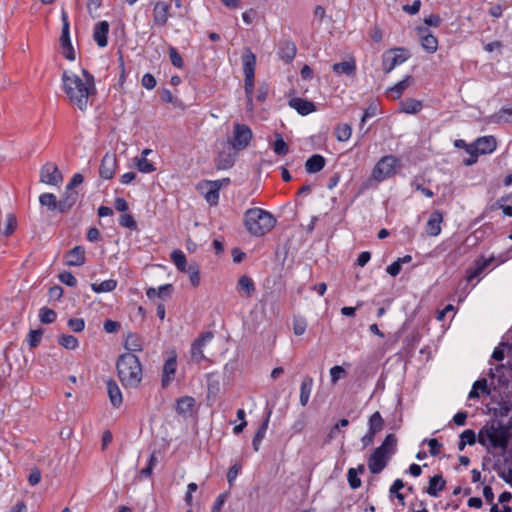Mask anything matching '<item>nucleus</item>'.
Here are the masks:
<instances>
[{"instance_id":"nucleus-1","label":"nucleus","mask_w":512,"mask_h":512,"mask_svg":"<svg viewBox=\"0 0 512 512\" xmlns=\"http://www.w3.org/2000/svg\"><path fill=\"white\" fill-rule=\"evenodd\" d=\"M62 82L70 104L85 111L90 104V98L96 94L94 76L86 69L82 70V77L65 71L62 74Z\"/></svg>"},{"instance_id":"nucleus-2","label":"nucleus","mask_w":512,"mask_h":512,"mask_svg":"<svg viewBox=\"0 0 512 512\" xmlns=\"http://www.w3.org/2000/svg\"><path fill=\"white\" fill-rule=\"evenodd\" d=\"M510 426L488 421L478 432V442L486 448L506 450L510 442Z\"/></svg>"},{"instance_id":"nucleus-3","label":"nucleus","mask_w":512,"mask_h":512,"mask_svg":"<svg viewBox=\"0 0 512 512\" xmlns=\"http://www.w3.org/2000/svg\"><path fill=\"white\" fill-rule=\"evenodd\" d=\"M117 375L125 388H137L142 381V365L131 352L121 354L116 362Z\"/></svg>"},{"instance_id":"nucleus-4","label":"nucleus","mask_w":512,"mask_h":512,"mask_svg":"<svg viewBox=\"0 0 512 512\" xmlns=\"http://www.w3.org/2000/svg\"><path fill=\"white\" fill-rule=\"evenodd\" d=\"M244 224L248 232L254 236H263L276 225L274 216L261 208H251L245 212Z\"/></svg>"},{"instance_id":"nucleus-5","label":"nucleus","mask_w":512,"mask_h":512,"mask_svg":"<svg viewBox=\"0 0 512 512\" xmlns=\"http://www.w3.org/2000/svg\"><path fill=\"white\" fill-rule=\"evenodd\" d=\"M398 165L399 160L395 156H384L374 166L372 176L376 181L381 182L392 177L396 173V167Z\"/></svg>"},{"instance_id":"nucleus-6","label":"nucleus","mask_w":512,"mask_h":512,"mask_svg":"<svg viewBox=\"0 0 512 512\" xmlns=\"http://www.w3.org/2000/svg\"><path fill=\"white\" fill-rule=\"evenodd\" d=\"M252 137L253 133L248 125L235 123L232 137L226 143L239 152L247 148Z\"/></svg>"},{"instance_id":"nucleus-7","label":"nucleus","mask_w":512,"mask_h":512,"mask_svg":"<svg viewBox=\"0 0 512 512\" xmlns=\"http://www.w3.org/2000/svg\"><path fill=\"white\" fill-rule=\"evenodd\" d=\"M409 56V52L405 48H393L386 51L382 56L384 73H390L396 66L404 63Z\"/></svg>"},{"instance_id":"nucleus-8","label":"nucleus","mask_w":512,"mask_h":512,"mask_svg":"<svg viewBox=\"0 0 512 512\" xmlns=\"http://www.w3.org/2000/svg\"><path fill=\"white\" fill-rule=\"evenodd\" d=\"M230 183L229 178L221 180L209 181L206 180L199 184L198 188L202 190L206 201L210 205H217L219 201V190Z\"/></svg>"},{"instance_id":"nucleus-9","label":"nucleus","mask_w":512,"mask_h":512,"mask_svg":"<svg viewBox=\"0 0 512 512\" xmlns=\"http://www.w3.org/2000/svg\"><path fill=\"white\" fill-rule=\"evenodd\" d=\"M61 20L63 23L60 36V44L63 49L62 53L67 60L73 61L75 60V51L70 39V25L68 21V14L64 10L61 13Z\"/></svg>"},{"instance_id":"nucleus-10","label":"nucleus","mask_w":512,"mask_h":512,"mask_svg":"<svg viewBox=\"0 0 512 512\" xmlns=\"http://www.w3.org/2000/svg\"><path fill=\"white\" fill-rule=\"evenodd\" d=\"M40 181L48 185L57 186L63 181V176L55 163L47 162L41 167Z\"/></svg>"},{"instance_id":"nucleus-11","label":"nucleus","mask_w":512,"mask_h":512,"mask_svg":"<svg viewBox=\"0 0 512 512\" xmlns=\"http://www.w3.org/2000/svg\"><path fill=\"white\" fill-rule=\"evenodd\" d=\"M237 154L238 151L226 143L217 155L215 160L216 168L219 170L230 169L235 163Z\"/></svg>"},{"instance_id":"nucleus-12","label":"nucleus","mask_w":512,"mask_h":512,"mask_svg":"<svg viewBox=\"0 0 512 512\" xmlns=\"http://www.w3.org/2000/svg\"><path fill=\"white\" fill-rule=\"evenodd\" d=\"M213 333L211 331L204 332L196 338L191 345V357L197 363H200L205 359L203 353V347L213 338Z\"/></svg>"},{"instance_id":"nucleus-13","label":"nucleus","mask_w":512,"mask_h":512,"mask_svg":"<svg viewBox=\"0 0 512 512\" xmlns=\"http://www.w3.org/2000/svg\"><path fill=\"white\" fill-rule=\"evenodd\" d=\"M171 8V3L166 1H157L153 7V23L155 26L163 27L167 24L169 19V11Z\"/></svg>"},{"instance_id":"nucleus-14","label":"nucleus","mask_w":512,"mask_h":512,"mask_svg":"<svg viewBox=\"0 0 512 512\" xmlns=\"http://www.w3.org/2000/svg\"><path fill=\"white\" fill-rule=\"evenodd\" d=\"M389 459L388 455H385L375 448L368 458V468L370 472L372 474L381 473L386 468Z\"/></svg>"},{"instance_id":"nucleus-15","label":"nucleus","mask_w":512,"mask_h":512,"mask_svg":"<svg viewBox=\"0 0 512 512\" xmlns=\"http://www.w3.org/2000/svg\"><path fill=\"white\" fill-rule=\"evenodd\" d=\"M416 31L420 37L423 49L432 54L438 49V39L429 31L427 27H417Z\"/></svg>"},{"instance_id":"nucleus-16","label":"nucleus","mask_w":512,"mask_h":512,"mask_svg":"<svg viewBox=\"0 0 512 512\" xmlns=\"http://www.w3.org/2000/svg\"><path fill=\"white\" fill-rule=\"evenodd\" d=\"M494 261V257L485 258L483 256L475 260L474 265L466 272V280L472 282L478 278Z\"/></svg>"},{"instance_id":"nucleus-17","label":"nucleus","mask_w":512,"mask_h":512,"mask_svg":"<svg viewBox=\"0 0 512 512\" xmlns=\"http://www.w3.org/2000/svg\"><path fill=\"white\" fill-rule=\"evenodd\" d=\"M177 369V356L173 354L170 356L164 363L162 369V379L161 384L163 388H166L170 385V383L175 378V373Z\"/></svg>"},{"instance_id":"nucleus-18","label":"nucleus","mask_w":512,"mask_h":512,"mask_svg":"<svg viewBox=\"0 0 512 512\" xmlns=\"http://www.w3.org/2000/svg\"><path fill=\"white\" fill-rule=\"evenodd\" d=\"M116 156L114 154L106 153L101 160L99 167L100 177L106 180L112 179L116 169Z\"/></svg>"},{"instance_id":"nucleus-19","label":"nucleus","mask_w":512,"mask_h":512,"mask_svg":"<svg viewBox=\"0 0 512 512\" xmlns=\"http://www.w3.org/2000/svg\"><path fill=\"white\" fill-rule=\"evenodd\" d=\"M109 23L107 21L98 22L93 30V39L97 43V45L101 48L106 47L108 44V32H109Z\"/></svg>"},{"instance_id":"nucleus-20","label":"nucleus","mask_w":512,"mask_h":512,"mask_svg":"<svg viewBox=\"0 0 512 512\" xmlns=\"http://www.w3.org/2000/svg\"><path fill=\"white\" fill-rule=\"evenodd\" d=\"M446 480L442 474H436L430 477L428 486L424 489V492L432 497H438L440 492L445 489Z\"/></svg>"},{"instance_id":"nucleus-21","label":"nucleus","mask_w":512,"mask_h":512,"mask_svg":"<svg viewBox=\"0 0 512 512\" xmlns=\"http://www.w3.org/2000/svg\"><path fill=\"white\" fill-rule=\"evenodd\" d=\"M289 106L295 109L302 116H306L316 111V106L314 102L298 97L292 98L289 101Z\"/></svg>"},{"instance_id":"nucleus-22","label":"nucleus","mask_w":512,"mask_h":512,"mask_svg":"<svg viewBox=\"0 0 512 512\" xmlns=\"http://www.w3.org/2000/svg\"><path fill=\"white\" fill-rule=\"evenodd\" d=\"M443 221V214L439 210L431 213L426 223V233L429 236H437L441 232V223Z\"/></svg>"},{"instance_id":"nucleus-23","label":"nucleus","mask_w":512,"mask_h":512,"mask_svg":"<svg viewBox=\"0 0 512 512\" xmlns=\"http://www.w3.org/2000/svg\"><path fill=\"white\" fill-rule=\"evenodd\" d=\"M79 193L76 190L69 189L66 190L59 200V212L67 213L78 201Z\"/></svg>"},{"instance_id":"nucleus-24","label":"nucleus","mask_w":512,"mask_h":512,"mask_svg":"<svg viewBox=\"0 0 512 512\" xmlns=\"http://www.w3.org/2000/svg\"><path fill=\"white\" fill-rule=\"evenodd\" d=\"M65 258L68 266H82L86 261L84 247L75 246L67 252Z\"/></svg>"},{"instance_id":"nucleus-25","label":"nucleus","mask_w":512,"mask_h":512,"mask_svg":"<svg viewBox=\"0 0 512 512\" xmlns=\"http://www.w3.org/2000/svg\"><path fill=\"white\" fill-rule=\"evenodd\" d=\"M243 73L245 77L255 76L256 55L251 49L246 48L242 54Z\"/></svg>"},{"instance_id":"nucleus-26","label":"nucleus","mask_w":512,"mask_h":512,"mask_svg":"<svg viewBox=\"0 0 512 512\" xmlns=\"http://www.w3.org/2000/svg\"><path fill=\"white\" fill-rule=\"evenodd\" d=\"M106 385L107 393L112 406L115 408L120 407L123 402V397L117 382L113 379H109L107 380Z\"/></svg>"},{"instance_id":"nucleus-27","label":"nucleus","mask_w":512,"mask_h":512,"mask_svg":"<svg viewBox=\"0 0 512 512\" xmlns=\"http://www.w3.org/2000/svg\"><path fill=\"white\" fill-rule=\"evenodd\" d=\"M475 144L480 155L492 153L497 147L496 139L493 136L480 137Z\"/></svg>"},{"instance_id":"nucleus-28","label":"nucleus","mask_w":512,"mask_h":512,"mask_svg":"<svg viewBox=\"0 0 512 512\" xmlns=\"http://www.w3.org/2000/svg\"><path fill=\"white\" fill-rule=\"evenodd\" d=\"M296 52L297 48L295 43L289 40H285L280 44L278 55L283 61L289 63L295 58Z\"/></svg>"},{"instance_id":"nucleus-29","label":"nucleus","mask_w":512,"mask_h":512,"mask_svg":"<svg viewBox=\"0 0 512 512\" xmlns=\"http://www.w3.org/2000/svg\"><path fill=\"white\" fill-rule=\"evenodd\" d=\"M326 164L325 158L320 154H314L309 157L305 163V169L308 173L314 174L321 171Z\"/></svg>"},{"instance_id":"nucleus-30","label":"nucleus","mask_w":512,"mask_h":512,"mask_svg":"<svg viewBox=\"0 0 512 512\" xmlns=\"http://www.w3.org/2000/svg\"><path fill=\"white\" fill-rule=\"evenodd\" d=\"M237 290L240 294L249 298L256 289L253 280L249 276L243 275L238 279Z\"/></svg>"},{"instance_id":"nucleus-31","label":"nucleus","mask_w":512,"mask_h":512,"mask_svg":"<svg viewBox=\"0 0 512 512\" xmlns=\"http://www.w3.org/2000/svg\"><path fill=\"white\" fill-rule=\"evenodd\" d=\"M195 405V399L190 396H184L177 400L176 411L178 414L187 416L192 413Z\"/></svg>"},{"instance_id":"nucleus-32","label":"nucleus","mask_w":512,"mask_h":512,"mask_svg":"<svg viewBox=\"0 0 512 512\" xmlns=\"http://www.w3.org/2000/svg\"><path fill=\"white\" fill-rule=\"evenodd\" d=\"M313 387V378L311 376H304L300 386V404L306 406Z\"/></svg>"},{"instance_id":"nucleus-33","label":"nucleus","mask_w":512,"mask_h":512,"mask_svg":"<svg viewBox=\"0 0 512 512\" xmlns=\"http://www.w3.org/2000/svg\"><path fill=\"white\" fill-rule=\"evenodd\" d=\"M397 447V437L395 434H388L382 444L376 449L388 455L390 458L395 452Z\"/></svg>"},{"instance_id":"nucleus-34","label":"nucleus","mask_w":512,"mask_h":512,"mask_svg":"<svg viewBox=\"0 0 512 512\" xmlns=\"http://www.w3.org/2000/svg\"><path fill=\"white\" fill-rule=\"evenodd\" d=\"M479 392L485 395L490 394L486 378H480L474 382L472 389L468 395L469 399H478L480 397Z\"/></svg>"},{"instance_id":"nucleus-35","label":"nucleus","mask_w":512,"mask_h":512,"mask_svg":"<svg viewBox=\"0 0 512 512\" xmlns=\"http://www.w3.org/2000/svg\"><path fill=\"white\" fill-rule=\"evenodd\" d=\"M333 71L337 74H345L347 76H354L356 72V63L352 59L350 61H343L333 65Z\"/></svg>"},{"instance_id":"nucleus-36","label":"nucleus","mask_w":512,"mask_h":512,"mask_svg":"<svg viewBox=\"0 0 512 512\" xmlns=\"http://www.w3.org/2000/svg\"><path fill=\"white\" fill-rule=\"evenodd\" d=\"M413 83V77L408 75L403 80L395 84L389 89V92L394 99L400 98L403 92Z\"/></svg>"},{"instance_id":"nucleus-37","label":"nucleus","mask_w":512,"mask_h":512,"mask_svg":"<svg viewBox=\"0 0 512 512\" xmlns=\"http://www.w3.org/2000/svg\"><path fill=\"white\" fill-rule=\"evenodd\" d=\"M422 109V103L416 99H406L401 102L400 111L407 114H416Z\"/></svg>"},{"instance_id":"nucleus-38","label":"nucleus","mask_w":512,"mask_h":512,"mask_svg":"<svg viewBox=\"0 0 512 512\" xmlns=\"http://www.w3.org/2000/svg\"><path fill=\"white\" fill-rule=\"evenodd\" d=\"M170 258L179 271H186V269L188 268L187 259L185 254L181 250H173L170 255Z\"/></svg>"},{"instance_id":"nucleus-39","label":"nucleus","mask_w":512,"mask_h":512,"mask_svg":"<svg viewBox=\"0 0 512 512\" xmlns=\"http://www.w3.org/2000/svg\"><path fill=\"white\" fill-rule=\"evenodd\" d=\"M39 202L42 206H46L50 211H59V201L52 193H43L39 197Z\"/></svg>"},{"instance_id":"nucleus-40","label":"nucleus","mask_w":512,"mask_h":512,"mask_svg":"<svg viewBox=\"0 0 512 512\" xmlns=\"http://www.w3.org/2000/svg\"><path fill=\"white\" fill-rule=\"evenodd\" d=\"M352 135V127L347 123L338 124L335 128L336 139L340 142L349 140Z\"/></svg>"},{"instance_id":"nucleus-41","label":"nucleus","mask_w":512,"mask_h":512,"mask_svg":"<svg viewBox=\"0 0 512 512\" xmlns=\"http://www.w3.org/2000/svg\"><path fill=\"white\" fill-rule=\"evenodd\" d=\"M494 123L512 122V107H503L497 113L491 116Z\"/></svg>"},{"instance_id":"nucleus-42","label":"nucleus","mask_w":512,"mask_h":512,"mask_svg":"<svg viewBox=\"0 0 512 512\" xmlns=\"http://www.w3.org/2000/svg\"><path fill=\"white\" fill-rule=\"evenodd\" d=\"M272 148L279 156H285L289 152V147L280 133H275V141L272 144Z\"/></svg>"},{"instance_id":"nucleus-43","label":"nucleus","mask_w":512,"mask_h":512,"mask_svg":"<svg viewBox=\"0 0 512 512\" xmlns=\"http://www.w3.org/2000/svg\"><path fill=\"white\" fill-rule=\"evenodd\" d=\"M369 431L377 434L378 432H380L382 429H383V426H384V420L381 416V414L376 411L375 413H373L370 418H369Z\"/></svg>"},{"instance_id":"nucleus-44","label":"nucleus","mask_w":512,"mask_h":512,"mask_svg":"<svg viewBox=\"0 0 512 512\" xmlns=\"http://www.w3.org/2000/svg\"><path fill=\"white\" fill-rule=\"evenodd\" d=\"M117 287V281L114 279H108L102 281L100 284L93 283L91 288L96 293L111 292Z\"/></svg>"},{"instance_id":"nucleus-45","label":"nucleus","mask_w":512,"mask_h":512,"mask_svg":"<svg viewBox=\"0 0 512 512\" xmlns=\"http://www.w3.org/2000/svg\"><path fill=\"white\" fill-rule=\"evenodd\" d=\"M125 348L128 351H142V340L137 334H129L125 340Z\"/></svg>"},{"instance_id":"nucleus-46","label":"nucleus","mask_w":512,"mask_h":512,"mask_svg":"<svg viewBox=\"0 0 512 512\" xmlns=\"http://www.w3.org/2000/svg\"><path fill=\"white\" fill-rule=\"evenodd\" d=\"M189 274V278L191 281V284L194 287H198L200 284V268L199 265L196 262H191L188 265V268L186 271Z\"/></svg>"},{"instance_id":"nucleus-47","label":"nucleus","mask_w":512,"mask_h":512,"mask_svg":"<svg viewBox=\"0 0 512 512\" xmlns=\"http://www.w3.org/2000/svg\"><path fill=\"white\" fill-rule=\"evenodd\" d=\"M58 343L66 348V349H70V350H74L78 347V339L76 337H74L73 335H67V334H62L59 336V340H58Z\"/></svg>"},{"instance_id":"nucleus-48","label":"nucleus","mask_w":512,"mask_h":512,"mask_svg":"<svg viewBox=\"0 0 512 512\" xmlns=\"http://www.w3.org/2000/svg\"><path fill=\"white\" fill-rule=\"evenodd\" d=\"M57 314L54 310L43 307L39 311V318L43 324H51L56 320Z\"/></svg>"},{"instance_id":"nucleus-49","label":"nucleus","mask_w":512,"mask_h":512,"mask_svg":"<svg viewBox=\"0 0 512 512\" xmlns=\"http://www.w3.org/2000/svg\"><path fill=\"white\" fill-rule=\"evenodd\" d=\"M271 414H272V410L269 409L266 413V417H265L264 421L262 422V424L259 426L258 430L256 431V433L253 437L254 439L262 442V440L265 437L266 431L268 429V424H269Z\"/></svg>"},{"instance_id":"nucleus-50","label":"nucleus","mask_w":512,"mask_h":512,"mask_svg":"<svg viewBox=\"0 0 512 512\" xmlns=\"http://www.w3.org/2000/svg\"><path fill=\"white\" fill-rule=\"evenodd\" d=\"M307 329V321L303 317L295 316L293 318V332L297 336H301Z\"/></svg>"},{"instance_id":"nucleus-51","label":"nucleus","mask_w":512,"mask_h":512,"mask_svg":"<svg viewBox=\"0 0 512 512\" xmlns=\"http://www.w3.org/2000/svg\"><path fill=\"white\" fill-rule=\"evenodd\" d=\"M137 169L142 173H151L156 170L155 166L145 157L136 159Z\"/></svg>"},{"instance_id":"nucleus-52","label":"nucleus","mask_w":512,"mask_h":512,"mask_svg":"<svg viewBox=\"0 0 512 512\" xmlns=\"http://www.w3.org/2000/svg\"><path fill=\"white\" fill-rule=\"evenodd\" d=\"M119 224L122 227L129 228L130 230L137 229V223L131 214H122L119 218Z\"/></svg>"},{"instance_id":"nucleus-53","label":"nucleus","mask_w":512,"mask_h":512,"mask_svg":"<svg viewBox=\"0 0 512 512\" xmlns=\"http://www.w3.org/2000/svg\"><path fill=\"white\" fill-rule=\"evenodd\" d=\"M347 479L352 489H357L361 486V479L358 477L357 470L355 468H350L348 470Z\"/></svg>"},{"instance_id":"nucleus-54","label":"nucleus","mask_w":512,"mask_h":512,"mask_svg":"<svg viewBox=\"0 0 512 512\" xmlns=\"http://www.w3.org/2000/svg\"><path fill=\"white\" fill-rule=\"evenodd\" d=\"M42 335H43V330L42 329L30 330V332H29V339H28L29 346L31 348L37 347L40 344Z\"/></svg>"},{"instance_id":"nucleus-55","label":"nucleus","mask_w":512,"mask_h":512,"mask_svg":"<svg viewBox=\"0 0 512 512\" xmlns=\"http://www.w3.org/2000/svg\"><path fill=\"white\" fill-rule=\"evenodd\" d=\"M169 56H170V60L173 64V66H175L176 68H179V69L183 68L184 61H183L181 55L176 50V48H174V47L169 48Z\"/></svg>"},{"instance_id":"nucleus-56","label":"nucleus","mask_w":512,"mask_h":512,"mask_svg":"<svg viewBox=\"0 0 512 512\" xmlns=\"http://www.w3.org/2000/svg\"><path fill=\"white\" fill-rule=\"evenodd\" d=\"M17 220L13 214H8L6 219V226L4 228L3 234L5 236H10L16 229Z\"/></svg>"},{"instance_id":"nucleus-57","label":"nucleus","mask_w":512,"mask_h":512,"mask_svg":"<svg viewBox=\"0 0 512 512\" xmlns=\"http://www.w3.org/2000/svg\"><path fill=\"white\" fill-rule=\"evenodd\" d=\"M59 280L69 287H75L77 285V279L69 271H64L60 273Z\"/></svg>"},{"instance_id":"nucleus-58","label":"nucleus","mask_w":512,"mask_h":512,"mask_svg":"<svg viewBox=\"0 0 512 512\" xmlns=\"http://www.w3.org/2000/svg\"><path fill=\"white\" fill-rule=\"evenodd\" d=\"M160 98L165 103H171L177 107L180 103L179 99L175 98L169 89L163 88L160 92Z\"/></svg>"},{"instance_id":"nucleus-59","label":"nucleus","mask_w":512,"mask_h":512,"mask_svg":"<svg viewBox=\"0 0 512 512\" xmlns=\"http://www.w3.org/2000/svg\"><path fill=\"white\" fill-rule=\"evenodd\" d=\"M241 469H242V465L240 463H236L229 468L228 473H227V481H228L230 487L233 485V483L236 480Z\"/></svg>"},{"instance_id":"nucleus-60","label":"nucleus","mask_w":512,"mask_h":512,"mask_svg":"<svg viewBox=\"0 0 512 512\" xmlns=\"http://www.w3.org/2000/svg\"><path fill=\"white\" fill-rule=\"evenodd\" d=\"M377 112H378V107L376 104L372 103L370 104L365 110H364V113H363V116L361 118V123H360V127L362 128L364 123L366 122L367 119L369 118H372L374 116L377 115Z\"/></svg>"},{"instance_id":"nucleus-61","label":"nucleus","mask_w":512,"mask_h":512,"mask_svg":"<svg viewBox=\"0 0 512 512\" xmlns=\"http://www.w3.org/2000/svg\"><path fill=\"white\" fill-rule=\"evenodd\" d=\"M68 327L78 333L84 330L85 322L82 318H71L68 320Z\"/></svg>"},{"instance_id":"nucleus-62","label":"nucleus","mask_w":512,"mask_h":512,"mask_svg":"<svg viewBox=\"0 0 512 512\" xmlns=\"http://www.w3.org/2000/svg\"><path fill=\"white\" fill-rule=\"evenodd\" d=\"M460 438L461 440L465 441L468 445H474L476 441H478V436L476 437V434L472 429L464 430L460 434Z\"/></svg>"},{"instance_id":"nucleus-63","label":"nucleus","mask_w":512,"mask_h":512,"mask_svg":"<svg viewBox=\"0 0 512 512\" xmlns=\"http://www.w3.org/2000/svg\"><path fill=\"white\" fill-rule=\"evenodd\" d=\"M410 512H428L426 502L423 500L415 499L409 505Z\"/></svg>"},{"instance_id":"nucleus-64","label":"nucleus","mask_w":512,"mask_h":512,"mask_svg":"<svg viewBox=\"0 0 512 512\" xmlns=\"http://www.w3.org/2000/svg\"><path fill=\"white\" fill-rule=\"evenodd\" d=\"M498 475L501 479H503L506 483H508L512 487V468H503L498 470Z\"/></svg>"}]
</instances>
